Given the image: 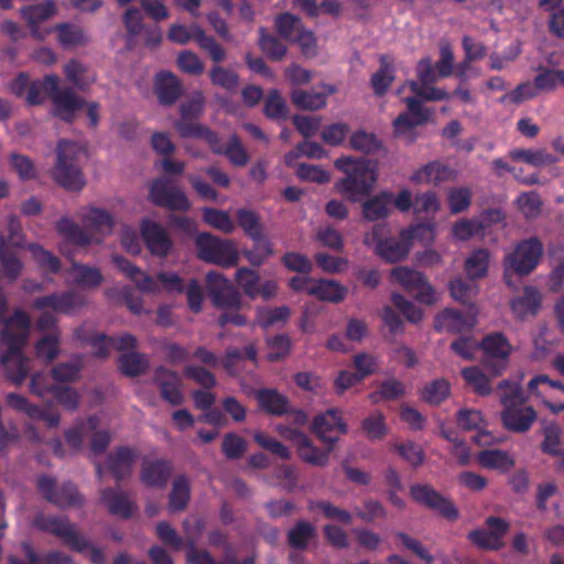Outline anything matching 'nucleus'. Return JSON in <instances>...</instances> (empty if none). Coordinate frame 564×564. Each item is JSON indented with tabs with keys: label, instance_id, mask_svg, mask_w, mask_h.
<instances>
[{
	"label": "nucleus",
	"instance_id": "nucleus-42",
	"mask_svg": "<svg viewBox=\"0 0 564 564\" xmlns=\"http://www.w3.org/2000/svg\"><path fill=\"white\" fill-rule=\"evenodd\" d=\"M87 230L102 236L109 235L113 228V217L101 208H91L83 219Z\"/></svg>",
	"mask_w": 564,
	"mask_h": 564
},
{
	"label": "nucleus",
	"instance_id": "nucleus-18",
	"mask_svg": "<svg viewBox=\"0 0 564 564\" xmlns=\"http://www.w3.org/2000/svg\"><path fill=\"white\" fill-rule=\"evenodd\" d=\"M410 496L416 503L435 511L447 520H455L458 514L454 502L427 484H415L411 486Z\"/></svg>",
	"mask_w": 564,
	"mask_h": 564
},
{
	"label": "nucleus",
	"instance_id": "nucleus-7",
	"mask_svg": "<svg viewBox=\"0 0 564 564\" xmlns=\"http://www.w3.org/2000/svg\"><path fill=\"white\" fill-rule=\"evenodd\" d=\"M195 248L198 259L207 263L231 268L239 261L237 247L231 240L220 239L208 232L196 236Z\"/></svg>",
	"mask_w": 564,
	"mask_h": 564
},
{
	"label": "nucleus",
	"instance_id": "nucleus-6",
	"mask_svg": "<svg viewBox=\"0 0 564 564\" xmlns=\"http://www.w3.org/2000/svg\"><path fill=\"white\" fill-rule=\"evenodd\" d=\"M46 88L52 102L51 113L63 122L73 123L76 113L86 106V100L70 87H61L57 75H46Z\"/></svg>",
	"mask_w": 564,
	"mask_h": 564
},
{
	"label": "nucleus",
	"instance_id": "nucleus-15",
	"mask_svg": "<svg viewBox=\"0 0 564 564\" xmlns=\"http://www.w3.org/2000/svg\"><path fill=\"white\" fill-rule=\"evenodd\" d=\"M36 485L40 494L57 507L65 508L83 503V497L70 481L57 487L55 478L43 475L37 478Z\"/></svg>",
	"mask_w": 564,
	"mask_h": 564
},
{
	"label": "nucleus",
	"instance_id": "nucleus-28",
	"mask_svg": "<svg viewBox=\"0 0 564 564\" xmlns=\"http://www.w3.org/2000/svg\"><path fill=\"white\" fill-rule=\"evenodd\" d=\"M153 89L162 106L174 105L184 91L181 80L167 70H161L155 75Z\"/></svg>",
	"mask_w": 564,
	"mask_h": 564
},
{
	"label": "nucleus",
	"instance_id": "nucleus-26",
	"mask_svg": "<svg viewBox=\"0 0 564 564\" xmlns=\"http://www.w3.org/2000/svg\"><path fill=\"white\" fill-rule=\"evenodd\" d=\"M137 457V451L129 446H119L107 455L106 467L117 484L131 475Z\"/></svg>",
	"mask_w": 564,
	"mask_h": 564
},
{
	"label": "nucleus",
	"instance_id": "nucleus-48",
	"mask_svg": "<svg viewBox=\"0 0 564 564\" xmlns=\"http://www.w3.org/2000/svg\"><path fill=\"white\" fill-rule=\"evenodd\" d=\"M460 330L465 327L471 328L477 322L478 308L474 303L464 300L465 296L476 294L478 288L476 285L467 286L460 280Z\"/></svg>",
	"mask_w": 564,
	"mask_h": 564
},
{
	"label": "nucleus",
	"instance_id": "nucleus-10",
	"mask_svg": "<svg viewBox=\"0 0 564 564\" xmlns=\"http://www.w3.org/2000/svg\"><path fill=\"white\" fill-rule=\"evenodd\" d=\"M167 39L173 43L182 45L194 40L199 48L205 51L215 63H220L226 57L224 47L213 36L207 35L197 24H192L189 28L183 24H172Z\"/></svg>",
	"mask_w": 564,
	"mask_h": 564
},
{
	"label": "nucleus",
	"instance_id": "nucleus-1",
	"mask_svg": "<svg viewBox=\"0 0 564 564\" xmlns=\"http://www.w3.org/2000/svg\"><path fill=\"white\" fill-rule=\"evenodd\" d=\"M0 340L8 350L1 357L7 378L15 386L22 384L30 371V359L22 354L26 344L31 321L22 310H15L11 316L3 318Z\"/></svg>",
	"mask_w": 564,
	"mask_h": 564
},
{
	"label": "nucleus",
	"instance_id": "nucleus-52",
	"mask_svg": "<svg viewBox=\"0 0 564 564\" xmlns=\"http://www.w3.org/2000/svg\"><path fill=\"white\" fill-rule=\"evenodd\" d=\"M209 78L214 86L220 87L229 93H235L239 86L238 74L218 65V63L210 68Z\"/></svg>",
	"mask_w": 564,
	"mask_h": 564
},
{
	"label": "nucleus",
	"instance_id": "nucleus-59",
	"mask_svg": "<svg viewBox=\"0 0 564 564\" xmlns=\"http://www.w3.org/2000/svg\"><path fill=\"white\" fill-rule=\"evenodd\" d=\"M29 250L39 267L50 273H57L61 270L59 259L51 251L45 250L37 243L29 245Z\"/></svg>",
	"mask_w": 564,
	"mask_h": 564
},
{
	"label": "nucleus",
	"instance_id": "nucleus-9",
	"mask_svg": "<svg viewBox=\"0 0 564 564\" xmlns=\"http://www.w3.org/2000/svg\"><path fill=\"white\" fill-rule=\"evenodd\" d=\"M484 354L485 368L492 376H501L510 364L513 347L507 336L501 332H491L485 335L479 344Z\"/></svg>",
	"mask_w": 564,
	"mask_h": 564
},
{
	"label": "nucleus",
	"instance_id": "nucleus-22",
	"mask_svg": "<svg viewBox=\"0 0 564 564\" xmlns=\"http://www.w3.org/2000/svg\"><path fill=\"white\" fill-rule=\"evenodd\" d=\"M140 231L147 249L152 256L165 258L170 254L173 241L166 230L158 223L143 219Z\"/></svg>",
	"mask_w": 564,
	"mask_h": 564
},
{
	"label": "nucleus",
	"instance_id": "nucleus-39",
	"mask_svg": "<svg viewBox=\"0 0 564 564\" xmlns=\"http://www.w3.org/2000/svg\"><path fill=\"white\" fill-rule=\"evenodd\" d=\"M191 499V482L187 476L178 475L172 482L169 495V509L171 512L184 511Z\"/></svg>",
	"mask_w": 564,
	"mask_h": 564
},
{
	"label": "nucleus",
	"instance_id": "nucleus-34",
	"mask_svg": "<svg viewBox=\"0 0 564 564\" xmlns=\"http://www.w3.org/2000/svg\"><path fill=\"white\" fill-rule=\"evenodd\" d=\"M410 243L401 236L399 238H384L377 242L376 253L387 262L394 263L405 259L410 251Z\"/></svg>",
	"mask_w": 564,
	"mask_h": 564
},
{
	"label": "nucleus",
	"instance_id": "nucleus-29",
	"mask_svg": "<svg viewBox=\"0 0 564 564\" xmlns=\"http://www.w3.org/2000/svg\"><path fill=\"white\" fill-rule=\"evenodd\" d=\"M542 295L538 288L527 285L520 296L511 300L510 308L519 319L535 316L541 308Z\"/></svg>",
	"mask_w": 564,
	"mask_h": 564
},
{
	"label": "nucleus",
	"instance_id": "nucleus-46",
	"mask_svg": "<svg viewBox=\"0 0 564 564\" xmlns=\"http://www.w3.org/2000/svg\"><path fill=\"white\" fill-rule=\"evenodd\" d=\"M316 536L315 527L307 521H297L288 532V543L295 550H305Z\"/></svg>",
	"mask_w": 564,
	"mask_h": 564
},
{
	"label": "nucleus",
	"instance_id": "nucleus-25",
	"mask_svg": "<svg viewBox=\"0 0 564 564\" xmlns=\"http://www.w3.org/2000/svg\"><path fill=\"white\" fill-rule=\"evenodd\" d=\"M100 501L107 507L108 511L121 519H130L135 513L138 506L132 501L128 494L120 487H107L100 490Z\"/></svg>",
	"mask_w": 564,
	"mask_h": 564
},
{
	"label": "nucleus",
	"instance_id": "nucleus-12",
	"mask_svg": "<svg viewBox=\"0 0 564 564\" xmlns=\"http://www.w3.org/2000/svg\"><path fill=\"white\" fill-rule=\"evenodd\" d=\"M149 199L153 205L172 212H187L192 206L186 194L169 177L151 182Z\"/></svg>",
	"mask_w": 564,
	"mask_h": 564
},
{
	"label": "nucleus",
	"instance_id": "nucleus-31",
	"mask_svg": "<svg viewBox=\"0 0 564 564\" xmlns=\"http://www.w3.org/2000/svg\"><path fill=\"white\" fill-rule=\"evenodd\" d=\"M455 177V170L441 161H433L414 172L411 180L420 184L440 185Z\"/></svg>",
	"mask_w": 564,
	"mask_h": 564
},
{
	"label": "nucleus",
	"instance_id": "nucleus-13",
	"mask_svg": "<svg viewBox=\"0 0 564 564\" xmlns=\"http://www.w3.org/2000/svg\"><path fill=\"white\" fill-rule=\"evenodd\" d=\"M206 290L213 305L220 310H240L242 300L238 289L221 273L206 275Z\"/></svg>",
	"mask_w": 564,
	"mask_h": 564
},
{
	"label": "nucleus",
	"instance_id": "nucleus-4",
	"mask_svg": "<svg viewBox=\"0 0 564 564\" xmlns=\"http://www.w3.org/2000/svg\"><path fill=\"white\" fill-rule=\"evenodd\" d=\"M33 525L43 532L62 539L72 550L77 552L88 551L93 564L105 563L104 552L79 535L66 518L37 513L33 519Z\"/></svg>",
	"mask_w": 564,
	"mask_h": 564
},
{
	"label": "nucleus",
	"instance_id": "nucleus-32",
	"mask_svg": "<svg viewBox=\"0 0 564 564\" xmlns=\"http://www.w3.org/2000/svg\"><path fill=\"white\" fill-rule=\"evenodd\" d=\"M256 399L259 406L274 416H282L290 411V400L276 389L263 388L257 391Z\"/></svg>",
	"mask_w": 564,
	"mask_h": 564
},
{
	"label": "nucleus",
	"instance_id": "nucleus-47",
	"mask_svg": "<svg viewBox=\"0 0 564 564\" xmlns=\"http://www.w3.org/2000/svg\"><path fill=\"white\" fill-rule=\"evenodd\" d=\"M291 100L295 107L303 110H319L326 105V94L319 91H307L293 89Z\"/></svg>",
	"mask_w": 564,
	"mask_h": 564
},
{
	"label": "nucleus",
	"instance_id": "nucleus-21",
	"mask_svg": "<svg viewBox=\"0 0 564 564\" xmlns=\"http://www.w3.org/2000/svg\"><path fill=\"white\" fill-rule=\"evenodd\" d=\"M85 304L86 299L83 294L77 291H66L36 297L32 305L36 310L51 308L55 313L69 315Z\"/></svg>",
	"mask_w": 564,
	"mask_h": 564
},
{
	"label": "nucleus",
	"instance_id": "nucleus-11",
	"mask_svg": "<svg viewBox=\"0 0 564 564\" xmlns=\"http://www.w3.org/2000/svg\"><path fill=\"white\" fill-rule=\"evenodd\" d=\"M543 250V243L536 237L521 240L512 252L506 256V269L520 276L528 275L538 267Z\"/></svg>",
	"mask_w": 564,
	"mask_h": 564
},
{
	"label": "nucleus",
	"instance_id": "nucleus-2",
	"mask_svg": "<svg viewBox=\"0 0 564 564\" xmlns=\"http://www.w3.org/2000/svg\"><path fill=\"white\" fill-rule=\"evenodd\" d=\"M335 167L346 175L336 183V188L351 202L368 195L377 182V164L371 160L340 156Z\"/></svg>",
	"mask_w": 564,
	"mask_h": 564
},
{
	"label": "nucleus",
	"instance_id": "nucleus-38",
	"mask_svg": "<svg viewBox=\"0 0 564 564\" xmlns=\"http://www.w3.org/2000/svg\"><path fill=\"white\" fill-rule=\"evenodd\" d=\"M393 195L389 192H380L362 204V216L369 221L384 219L390 214V205Z\"/></svg>",
	"mask_w": 564,
	"mask_h": 564
},
{
	"label": "nucleus",
	"instance_id": "nucleus-43",
	"mask_svg": "<svg viewBox=\"0 0 564 564\" xmlns=\"http://www.w3.org/2000/svg\"><path fill=\"white\" fill-rule=\"evenodd\" d=\"M513 161L525 162L532 166H547L555 164L558 160L545 150L513 149L509 152Z\"/></svg>",
	"mask_w": 564,
	"mask_h": 564
},
{
	"label": "nucleus",
	"instance_id": "nucleus-57",
	"mask_svg": "<svg viewBox=\"0 0 564 564\" xmlns=\"http://www.w3.org/2000/svg\"><path fill=\"white\" fill-rule=\"evenodd\" d=\"M350 147L359 152L370 154L382 148L381 141L372 132L358 130L354 132L349 140Z\"/></svg>",
	"mask_w": 564,
	"mask_h": 564
},
{
	"label": "nucleus",
	"instance_id": "nucleus-41",
	"mask_svg": "<svg viewBox=\"0 0 564 564\" xmlns=\"http://www.w3.org/2000/svg\"><path fill=\"white\" fill-rule=\"evenodd\" d=\"M379 62L380 67L376 73L372 74L370 78V85L373 89V94L378 97H381L388 91L391 84L393 83L395 77V69L388 56H380Z\"/></svg>",
	"mask_w": 564,
	"mask_h": 564
},
{
	"label": "nucleus",
	"instance_id": "nucleus-54",
	"mask_svg": "<svg viewBox=\"0 0 564 564\" xmlns=\"http://www.w3.org/2000/svg\"><path fill=\"white\" fill-rule=\"evenodd\" d=\"M236 281L245 295L251 300L259 296L260 275L257 271L241 267L236 271Z\"/></svg>",
	"mask_w": 564,
	"mask_h": 564
},
{
	"label": "nucleus",
	"instance_id": "nucleus-40",
	"mask_svg": "<svg viewBox=\"0 0 564 564\" xmlns=\"http://www.w3.org/2000/svg\"><path fill=\"white\" fill-rule=\"evenodd\" d=\"M56 230L68 242L79 247H86L94 241L91 234L67 217H63L57 221Z\"/></svg>",
	"mask_w": 564,
	"mask_h": 564
},
{
	"label": "nucleus",
	"instance_id": "nucleus-5",
	"mask_svg": "<svg viewBox=\"0 0 564 564\" xmlns=\"http://www.w3.org/2000/svg\"><path fill=\"white\" fill-rule=\"evenodd\" d=\"M116 267L144 293H158L162 285L169 292L183 293L184 280L175 272H159L153 278L122 256L112 258Z\"/></svg>",
	"mask_w": 564,
	"mask_h": 564
},
{
	"label": "nucleus",
	"instance_id": "nucleus-3",
	"mask_svg": "<svg viewBox=\"0 0 564 564\" xmlns=\"http://www.w3.org/2000/svg\"><path fill=\"white\" fill-rule=\"evenodd\" d=\"M500 392L501 421L503 426L516 433L529 431L536 420V411L528 405V398L519 382L502 380L498 384Z\"/></svg>",
	"mask_w": 564,
	"mask_h": 564
},
{
	"label": "nucleus",
	"instance_id": "nucleus-23",
	"mask_svg": "<svg viewBox=\"0 0 564 564\" xmlns=\"http://www.w3.org/2000/svg\"><path fill=\"white\" fill-rule=\"evenodd\" d=\"M153 382L159 387L162 399L171 405L175 406L184 402L181 378L176 371L159 366L154 370Z\"/></svg>",
	"mask_w": 564,
	"mask_h": 564
},
{
	"label": "nucleus",
	"instance_id": "nucleus-58",
	"mask_svg": "<svg viewBox=\"0 0 564 564\" xmlns=\"http://www.w3.org/2000/svg\"><path fill=\"white\" fill-rule=\"evenodd\" d=\"M259 46L272 61H281L286 54V46L276 36L265 33L263 28L260 29Z\"/></svg>",
	"mask_w": 564,
	"mask_h": 564
},
{
	"label": "nucleus",
	"instance_id": "nucleus-56",
	"mask_svg": "<svg viewBox=\"0 0 564 564\" xmlns=\"http://www.w3.org/2000/svg\"><path fill=\"white\" fill-rule=\"evenodd\" d=\"M449 383L445 379H436L426 384L421 391V398L432 404L438 405L449 395Z\"/></svg>",
	"mask_w": 564,
	"mask_h": 564
},
{
	"label": "nucleus",
	"instance_id": "nucleus-16",
	"mask_svg": "<svg viewBox=\"0 0 564 564\" xmlns=\"http://www.w3.org/2000/svg\"><path fill=\"white\" fill-rule=\"evenodd\" d=\"M391 275L416 301L427 305L436 301L434 289L421 272L408 267H397L391 271Z\"/></svg>",
	"mask_w": 564,
	"mask_h": 564
},
{
	"label": "nucleus",
	"instance_id": "nucleus-24",
	"mask_svg": "<svg viewBox=\"0 0 564 564\" xmlns=\"http://www.w3.org/2000/svg\"><path fill=\"white\" fill-rule=\"evenodd\" d=\"M422 101L423 100L417 96L405 98L408 111L400 113L393 121V128L397 134H404L429 120L431 112L423 107Z\"/></svg>",
	"mask_w": 564,
	"mask_h": 564
},
{
	"label": "nucleus",
	"instance_id": "nucleus-8",
	"mask_svg": "<svg viewBox=\"0 0 564 564\" xmlns=\"http://www.w3.org/2000/svg\"><path fill=\"white\" fill-rule=\"evenodd\" d=\"M78 145L68 140L57 144V161L53 172L54 180L68 191H80L85 185L83 173L77 163Z\"/></svg>",
	"mask_w": 564,
	"mask_h": 564
},
{
	"label": "nucleus",
	"instance_id": "nucleus-62",
	"mask_svg": "<svg viewBox=\"0 0 564 564\" xmlns=\"http://www.w3.org/2000/svg\"><path fill=\"white\" fill-rule=\"evenodd\" d=\"M203 218L206 224L225 234H231L235 229L234 221L227 212L205 207L203 209Z\"/></svg>",
	"mask_w": 564,
	"mask_h": 564
},
{
	"label": "nucleus",
	"instance_id": "nucleus-19",
	"mask_svg": "<svg viewBox=\"0 0 564 564\" xmlns=\"http://www.w3.org/2000/svg\"><path fill=\"white\" fill-rule=\"evenodd\" d=\"M312 431L323 443L328 445V452H332L338 442V435L346 434L348 427L341 417L340 411L338 409H329L314 417Z\"/></svg>",
	"mask_w": 564,
	"mask_h": 564
},
{
	"label": "nucleus",
	"instance_id": "nucleus-27",
	"mask_svg": "<svg viewBox=\"0 0 564 564\" xmlns=\"http://www.w3.org/2000/svg\"><path fill=\"white\" fill-rule=\"evenodd\" d=\"M173 471V464L169 459L144 460L141 465L140 480L150 488L163 489L166 487Z\"/></svg>",
	"mask_w": 564,
	"mask_h": 564
},
{
	"label": "nucleus",
	"instance_id": "nucleus-61",
	"mask_svg": "<svg viewBox=\"0 0 564 564\" xmlns=\"http://www.w3.org/2000/svg\"><path fill=\"white\" fill-rule=\"evenodd\" d=\"M64 74L66 79L79 90H86L94 82V78L86 76V67L77 59H70L64 66Z\"/></svg>",
	"mask_w": 564,
	"mask_h": 564
},
{
	"label": "nucleus",
	"instance_id": "nucleus-55",
	"mask_svg": "<svg viewBox=\"0 0 564 564\" xmlns=\"http://www.w3.org/2000/svg\"><path fill=\"white\" fill-rule=\"evenodd\" d=\"M237 223L243 232L251 239L258 240L263 234V227L260 223L258 215L249 209H238Z\"/></svg>",
	"mask_w": 564,
	"mask_h": 564
},
{
	"label": "nucleus",
	"instance_id": "nucleus-49",
	"mask_svg": "<svg viewBox=\"0 0 564 564\" xmlns=\"http://www.w3.org/2000/svg\"><path fill=\"white\" fill-rule=\"evenodd\" d=\"M480 466L490 469L508 471L514 465L513 459L503 451L485 449L478 454L477 458Z\"/></svg>",
	"mask_w": 564,
	"mask_h": 564
},
{
	"label": "nucleus",
	"instance_id": "nucleus-37",
	"mask_svg": "<svg viewBox=\"0 0 564 564\" xmlns=\"http://www.w3.org/2000/svg\"><path fill=\"white\" fill-rule=\"evenodd\" d=\"M53 32L56 33L58 44L65 50L85 45L88 42L84 29L75 23H58L53 28Z\"/></svg>",
	"mask_w": 564,
	"mask_h": 564
},
{
	"label": "nucleus",
	"instance_id": "nucleus-33",
	"mask_svg": "<svg viewBox=\"0 0 564 564\" xmlns=\"http://www.w3.org/2000/svg\"><path fill=\"white\" fill-rule=\"evenodd\" d=\"M21 549L28 560L29 564H74L72 558L63 552L53 551L44 555H39L30 542H22ZM9 564H24V562L17 556L9 557Z\"/></svg>",
	"mask_w": 564,
	"mask_h": 564
},
{
	"label": "nucleus",
	"instance_id": "nucleus-30",
	"mask_svg": "<svg viewBox=\"0 0 564 564\" xmlns=\"http://www.w3.org/2000/svg\"><path fill=\"white\" fill-rule=\"evenodd\" d=\"M56 12L53 0H45L42 3L28 6L21 9L23 19L28 22L34 37L43 40L46 33H42L39 24L48 20Z\"/></svg>",
	"mask_w": 564,
	"mask_h": 564
},
{
	"label": "nucleus",
	"instance_id": "nucleus-17",
	"mask_svg": "<svg viewBox=\"0 0 564 564\" xmlns=\"http://www.w3.org/2000/svg\"><path fill=\"white\" fill-rule=\"evenodd\" d=\"M279 432L283 438L292 443L303 462L319 467L327 465L330 453L328 447L324 451L318 448L305 433L293 427H280Z\"/></svg>",
	"mask_w": 564,
	"mask_h": 564
},
{
	"label": "nucleus",
	"instance_id": "nucleus-45",
	"mask_svg": "<svg viewBox=\"0 0 564 564\" xmlns=\"http://www.w3.org/2000/svg\"><path fill=\"white\" fill-rule=\"evenodd\" d=\"M118 364L120 371L130 378L144 373L149 367L145 355L137 351L121 354Z\"/></svg>",
	"mask_w": 564,
	"mask_h": 564
},
{
	"label": "nucleus",
	"instance_id": "nucleus-50",
	"mask_svg": "<svg viewBox=\"0 0 564 564\" xmlns=\"http://www.w3.org/2000/svg\"><path fill=\"white\" fill-rule=\"evenodd\" d=\"M292 339L288 334H278L267 339V359L278 362L285 359L292 350Z\"/></svg>",
	"mask_w": 564,
	"mask_h": 564
},
{
	"label": "nucleus",
	"instance_id": "nucleus-44",
	"mask_svg": "<svg viewBox=\"0 0 564 564\" xmlns=\"http://www.w3.org/2000/svg\"><path fill=\"white\" fill-rule=\"evenodd\" d=\"M264 116L274 121H284L289 118L290 111L285 99L278 89H271L263 105Z\"/></svg>",
	"mask_w": 564,
	"mask_h": 564
},
{
	"label": "nucleus",
	"instance_id": "nucleus-36",
	"mask_svg": "<svg viewBox=\"0 0 564 564\" xmlns=\"http://www.w3.org/2000/svg\"><path fill=\"white\" fill-rule=\"evenodd\" d=\"M490 252L486 248L475 249L464 262L466 278L474 282L484 279L488 274Z\"/></svg>",
	"mask_w": 564,
	"mask_h": 564
},
{
	"label": "nucleus",
	"instance_id": "nucleus-51",
	"mask_svg": "<svg viewBox=\"0 0 564 564\" xmlns=\"http://www.w3.org/2000/svg\"><path fill=\"white\" fill-rule=\"evenodd\" d=\"M466 384L478 395H488L491 393L489 378L478 368L468 367L460 371Z\"/></svg>",
	"mask_w": 564,
	"mask_h": 564
},
{
	"label": "nucleus",
	"instance_id": "nucleus-35",
	"mask_svg": "<svg viewBox=\"0 0 564 564\" xmlns=\"http://www.w3.org/2000/svg\"><path fill=\"white\" fill-rule=\"evenodd\" d=\"M307 294L324 302L340 303L347 294V289L334 280L319 279L313 282Z\"/></svg>",
	"mask_w": 564,
	"mask_h": 564
},
{
	"label": "nucleus",
	"instance_id": "nucleus-53",
	"mask_svg": "<svg viewBox=\"0 0 564 564\" xmlns=\"http://www.w3.org/2000/svg\"><path fill=\"white\" fill-rule=\"evenodd\" d=\"M252 241V248L243 250V256L251 265L260 267L265 262V260L270 256L273 254V247L271 241L265 237V235H261L260 239Z\"/></svg>",
	"mask_w": 564,
	"mask_h": 564
},
{
	"label": "nucleus",
	"instance_id": "nucleus-20",
	"mask_svg": "<svg viewBox=\"0 0 564 564\" xmlns=\"http://www.w3.org/2000/svg\"><path fill=\"white\" fill-rule=\"evenodd\" d=\"M454 63V53L449 44L443 43L440 46V59L435 66L431 57H423L416 66V74L421 85H432L438 78L447 77L452 74Z\"/></svg>",
	"mask_w": 564,
	"mask_h": 564
},
{
	"label": "nucleus",
	"instance_id": "nucleus-60",
	"mask_svg": "<svg viewBox=\"0 0 564 564\" xmlns=\"http://www.w3.org/2000/svg\"><path fill=\"white\" fill-rule=\"evenodd\" d=\"M99 424L97 416H89L85 422H80L74 427L65 432V440L73 449H80L83 445V437L86 430L96 431Z\"/></svg>",
	"mask_w": 564,
	"mask_h": 564
},
{
	"label": "nucleus",
	"instance_id": "nucleus-63",
	"mask_svg": "<svg viewBox=\"0 0 564 564\" xmlns=\"http://www.w3.org/2000/svg\"><path fill=\"white\" fill-rule=\"evenodd\" d=\"M186 560L188 564H241L237 555L232 552H227L223 563H216L212 554L207 550H198L191 545L186 550Z\"/></svg>",
	"mask_w": 564,
	"mask_h": 564
},
{
	"label": "nucleus",
	"instance_id": "nucleus-14",
	"mask_svg": "<svg viewBox=\"0 0 564 564\" xmlns=\"http://www.w3.org/2000/svg\"><path fill=\"white\" fill-rule=\"evenodd\" d=\"M510 530V523L500 518L490 516L485 521V527L469 533V540L479 549L499 551L505 546L503 539Z\"/></svg>",
	"mask_w": 564,
	"mask_h": 564
},
{
	"label": "nucleus",
	"instance_id": "nucleus-64",
	"mask_svg": "<svg viewBox=\"0 0 564 564\" xmlns=\"http://www.w3.org/2000/svg\"><path fill=\"white\" fill-rule=\"evenodd\" d=\"M435 224L432 221L420 223L401 230V237L405 238L410 246L413 240L431 243L434 240Z\"/></svg>",
	"mask_w": 564,
	"mask_h": 564
}]
</instances>
